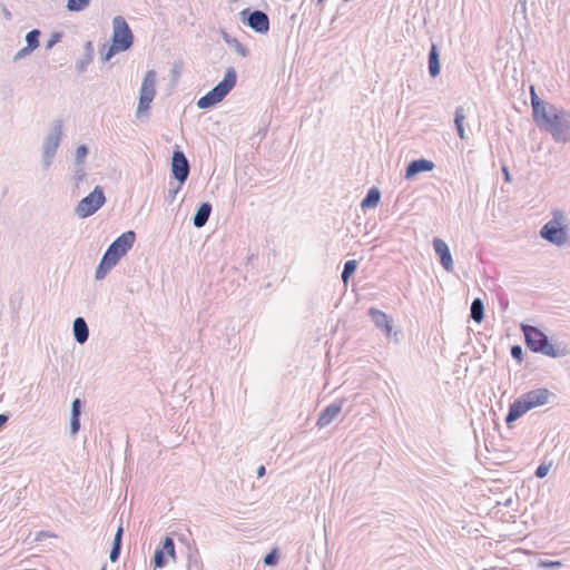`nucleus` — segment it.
<instances>
[{
  "mask_svg": "<svg viewBox=\"0 0 570 570\" xmlns=\"http://www.w3.org/2000/svg\"><path fill=\"white\" fill-rule=\"evenodd\" d=\"M212 204L206 202V203H203L196 210L194 217H193V225L196 227V228H202L204 227L208 219H209V216L212 214Z\"/></svg>",
  "mask_w": 570,
  "mask_h": 570,
  "instance_id": "aec40b11",
  "label": "nucleus"
},
{
  "mask_svg": "<svg viewBox=\"0 0 570 570\" xmlns=\"http://www.w3.org/2000/svg\"><path fill=\"white\" fill-rule=\"evenodd\" d=\"M464 119H465L464 108L462 106L456 107L455 108V112H454V125H455L458 135H459V137L461 139H465L466 138L465 129H464V126H463Z\"/></svg>",
  "mask_w": 570,
  "mask_h": 570,
  "instance_id": "a878e982",
  "label": "nucleus"
},
{
  "mask_svg": "<svg viewBox=\"0 0 570 570\" xmlns=\"http://www.w3.org/2000/svg\"><path fill=\"white\" fill-rule=\"evenodd\" d=\"M62 128V120H53L42 142V166L45 169H48L52 165L56 153L60 146Z\"/></svg>",
  "mask_w": 570,
  "mask_h": 570,
  "instance_id": "20e7f679",
  "label": "nucleus"
},
{
  "mask_svg": "<svg viewBox=\"0 0 570 570\" xmlns=\"http://www.w3.org/2000/svg\"><path fill=\"white\" fill-rule=\"evenodd\" d=\"M548 471L549 466L541 464L537 468L534 474L537 478L542 479L548 474Z\"/></svg>",
  "mask_w": 570,
  "mask_h": 570,
  "instance_id": "de8ad7c7",
  "label": "nucleus"
},
{
  "mask_svg": "<svg viewBox=\"0 0 570 570\" xmlns=\"http://www.w3.org/2000/svg\"><path fill=\"white\" fill-rule=\"evenodd\" d=\"M502 173L504 175V180L509 183L511 180V176L507 166H502Z\"/></svg>",
  "mask_w": 570,
  "mask_h": 570,
  "instance_id": "8fccbe9b",
  "label": "nucleus"
},
{
  "mask_svg": "<svg viewBox=\"0 0 570 570\" xmlns=\"http://www.w3.org/2000/svg\"><path fill=\"white\" fill-rule=\"evenodd\" d=\"M324 2V0H317V6H321Z\"/></svg>",
  "mask_w": 570,
  "mask_h": 570,
  "instance_id": "5fc2aeb1",
  "label": "nucleus"
},
{
  "mask_svg": "<svg viewBox=\"0 0 570 570\" xmlns=\"http://www.w3.org/2000/svg\"><path fill=\"white\" fill-rule=\"evenodd\" d=\"M85 52L83 56L76 62V68L78 72H85L88 68V66L92 62L94 59V45L91 41H87L85 43Z\"/></svg>",
  "mask_w": 570,
  "mask_h": 570,
  "instance_id": "4be33fe9",
  "label": "nucleus"
},
{
  "mask_svg": "<svg viewBox=\"0 0 570 570\" xmlns=\"http://www.w3.org/2000/svg\"><path fill=\"white\" fill-rule=\"evenodd\" d=\"M237 82V72L234 67L226 69L225 76L215 87L197 101L199 109H208L225 99V97L234 89Z\"/></svg>",
  "mask_w": 570,
  "mask_h": 570,
  "instance_id": "7ed1b4c3",
  "label": "nucleus"
},
{
  "mask_svg": "<svg viewBox=\"0 0 570 570\" xmlns=\"http://www.w3.org/2000/svg\"><path fill=\"white\" fill-rule=\"evenodd\" d=\"M87 173L85 169V165H73V175L72 180L75 183V187L79 188L80 184L86 179Z\"/></svg>",
  "mask_w": 570,
  "mask_h": 570,
  "instance_id": "cd10ccee",
  "label": "nucleus"
},
{
  "mask_svg": "<svg viewBox=\"0 0 570 570\" xmlns=\"http://www.w3.org/2000/svg\"><path fill=\"white\" fill-rule=\"evenodd\" d=\"M122 535H124V529H122V525H119L115 533L112 543L122 546Z\"/></svg>",
  "mask_w": 570,
  "mask_h": 570,
  "instance_id": "49530a36",
  "label": "nucleus"
},
{
  "mask_svg": "<svg viewBox=\"0 0 570 570\" xmlns=\"http://www.w3.org/2000/svg\"><path fill=\"white\" fill-rule=\"evenodd\" d=\"M119 49H116L114 45L107 46L106 43L102 45L100 48V56L101 61L107 62L109 61L117 52H119Z\"/></svg>",
  "mask_w": 570,
  "mask_h": 570,
  "instance_id": "7c9ffc66",
  "label": "nucleus"
},
{
  "mask_svg": "<svg viewBox=\"0 0 570 570\" xmlns=\"http://www.w3.org/2000/svg\"><path fill=\"white\" fill-rule=\"evenodd\" d=\"M112 28L111 45L121 51L128 50L134 43V35L125 18L116 16L112 19Z\"/></svg>",
  "mask_w": 570,
  "mask_h": 570,
  "instance_id": "0eeeda50",
  "label": "nucleus"
},
{
  "mask_svg": "<svg viewBox=\"0 0 570 570\" xmlns=\"http://www.w3.org/2000/svg\"><path fill=\"white\" fill-rule=\"evenodd\" d=\"M564 215L560 210L553 212L551 220L546 223L540 229V236L557 246H562L568 240V234L566 226H562Z\"/></svg>",
  "mask_w": 570,
  "mask_h": 570,
  "instance_id": "39448f33",
  "label": "nucleus"
},
{
  "mask_svg": "<svg viewBox=\"0 0 570 570\" xmlns=\"http://www.w3.org/2000/svg\"><path fill=\"white\" fill-rule=\"evenodd\" d=\"M180 188H181L180 183H178V185H174L173 183H169V187H168L167 194L165 196L166 200L168 203H173L175 200L178 191L180 190Z\"/></svg>",
  "mask_w": 570,
  "mask_h": 570,
  "instance_id": "e433bc0d",
  "label": "nucleus"
},
{
  "mask_svg": "<svg viewBox=\"0 0 570 570\" xmlns=\"http://www.w3.org/2000/svg\"><path fill=\"white\" fill-rule=\"evenodd\" d=\"M2 12L7 20H11V18H12L11 12L6 7H3Z\"/></svg>",
  "mask_w": 570,
  "mask_h": 570,
  "instance_id": "603ef678",
  "label": "nucleus"
},
{
  "mask_svg": "<svg viewBox=\"0 0 570 570\" xmlns=\"http://www.w3.org/2000/svg\"><path fill=\"white\" fill-rule=\"evenodd\" d=\"M121 548H122V546H119L117 543H112V547H111V550H110V553H109V559H110L111 562L118 561V559L120 557Z\"/></svg>",
  "mask_w": 570,
  "mask_h": 570,
  "instance_id": "a19ab883",
  "label": "nucleus"
},
{
  "mask_svg": "<svg viewBox=\"0 0 570 570\" xmlns=\"http://www.w3.org/2000/svg\"><path fill=\"white\" fill-rule=\"evenodd\" d=\"M91 0H67V9L70 12H79L85 10Z\"/></svg>",
  "mask_w": 570,
  "mask_h": 570,
  "instance_id": "c85d7f7f",
  "label": "nucleus"
},
{
  "mask_svg": "<svg viewBox=\"0 0 570 570\" xmlns=\"http://www.w3.org/2000/svg\"><path fill=\"white\" fill-rule=\"evenodd\" d=\"M167 557L174 560L176 559L175 542L169 535H167L163 540L161 546L156 549L153 558L154 567L159 569L166 567L168 563Z\"/></svg>",
  "mask_w": 570,
  "mask_h": 570,
  "instance_id": "9d476101",
  "label": "nucleus"
},
{
  "mask_svg": "<svg viewBox=\"0 0 570 570\" xmlns=\"http://www.w3.org/2000/svg\"><path fill=\"white\" fill-rule=\"evenodd\" d=\"M190 166L184 151L176 149L171 157V176L183 185L189 176Z\"/></svg>",
  "mask_w": 570,
  "mask_h": 570,
  "instance_id": "1a4fd4ad",
  "label": "nucleus"
},
{
  "mask_svg": "<svg viewBox=\"0 0 570 570\" xmlns=\"http://www.w3.org/2000/svg\"><path fill=\"white\" fill-rule=\"evenodd\" d=\"M538 567L542 569H559L562 567V562L558 560H540Z\"/></svg>",
  "mask_w": 570,
  "mask_h": 570,
  "instance_id": "58836bf2",
  "label": "nucleus"
},
{
  "mask_svg": "<svg viewBox=\"0 0 570 570\" xmlns=\"http://www.w3.org/2000/svg\"><path fill=\"white\" fill-rule=\"evenodd\" d=\"M60 38H61V35L59 32L52 33L46 45V49H51L60 40Z\"/></svg>",
  "mask_w": 570,
  "mask_h": 570,
  "instance_id": "a18cd8bd",
  "label": "nucleus"
},
{
  "mask_svg": "<svg viewBox=\"0 0 570 570\" xmlns=\"http://www.w3.org/2000/svg\"><path fill=\"white\" fill-rule=\"evenodd\" d=\"M528 411V405H525L523 400L521 397L517 399L513 403L510 404L508 414L505 416V423L511 425V423L520 419Z\"/></svg>",
  "mask_w": 570,
  "mask_h": 570,
  "instance_id": "f3484780",
  "label": "nucleus"
},
{
  "mask_svg": "<svg viewBox=\"0 0 570 570\" xmlns=\"http://www.w3.org/2000/svg\"><path fill=\"white\" fill-rule=\"evenodd\" d=\"M106 203L104 189L96 186L94 190L83 197L75 208V214L79 218H87L99 210Z\"/></svg>",
  "mask_w": 570,
  "mask_h": 570,
  "instance_id": "423d86ee",
  "label": "nucleus"
},
{
  "mask_svg": "<svg viewBox=\"0 0 570 570\" xmlns=\"http://www.w3.org/2000/svg\"><path fill=\"white\" fill-rule=\"evenodd\" d=\"M429 73L432 78H435L440 75L441 63H440V52L439 48L435 43H432L429 51Z\"/></svg>",
  "mask_w": 570,
  "mask_h": 570,
  "instance_id": "412c9836",
  "label": "nucleus"
},
{
  "mask_svg": "<svg viewBox=\"0 0 570 570\" xmlns=\"http://www.w3.org/2000/svg\"><path fill=\"white\" fill-rule=\"evenodd\" d=\"M111 268V266H109L107 263L100 259L95 273L96 281L104 279Z\"/></svg>",
  "mask_w": 570,
  "mask_h": 570,
  "instance_id": "2f4dec72",
  "label": "nucleus"
},
{
  "mask_svg": "<svg viewBox=\"0 0 570 570\" xmlns=\"http://www.w3.org/2000/svg\"><path fill=\"white\" fill-rule=\"evenodd\" d=\"M40 35V30L38 29H32L26 35V42L30 49L36 50L39 47Z\"/></svg>",
  "mask_w": 570,
  "mask_h": 570,
  "instance_id": "c756f323",
  "label": "nucleus"
},
{
  "mask_svg": "<svg viewBox=\"0 0 570 570\" xmlns=\"http://www.w3.org/2000/svg\"><path fill=\"white\" fill-rule=\"evenodd\" d=\"M154 99L139 96V104L137 108V117L150 108V104Z\"/></svg>",
  "mask_w": 570,
  "mask_h": 570,
  "instance_id": "4c0bfd02",
  "label": "nucleus"
},
{
  "mask_svg": "<svg viewBox=\"0 0 570 570\" xmlns=\"http://www.w3.org/2000/svg\"><path fill=\"white\" fill-rule=\"evenodd\" d=\"M368 316L375 324V326L384 332V334L390 337L393 331V320L385 312L371 307L367 312Z\"/></svg>",
  "mask_w": 570,
  "mask_h": 570,
  "instance_id": "f8f14e48",
  "label": "nucleus"
},
{
  "mask_svg": "<svg viewBox=\"0 0 570 570\" xmlns=\"http://www.w3.org/2000/svg\"><path fill=\"white\" fill-rule=\"evenodd\" d=\"M224 41L236 51L237 55L240 57H247L249 53V50L246 46L240 43L236 38L229 36L226 31L222 32Z\"/></svg>",
  "mask_w": 570,
  "mask_h": 570,
  "instance_id": "5701e85b",
  "label": "nucleus"
},
{
  "mask_svg": "<svg viewBox=\"0 0 570 570\" xmlns=\"http://www.w3.org/2000/svg\"><path fill=\"white\" fill-rule=\"evenodd\" d=\"M80 430V416L71 415L70 417V433L76 435Z\"/></svg>",
  "mask_w": 570,
  "mask_h": 570,
  "instance_id": "ea45409f",
  "label": "nucleus"
},
{
  "mask_svg": "<svg viewBox=\"0 0 570 570\" xmlns=\"http://www.w3.org/2000/svg\"><path fill=\"white\" fill-rule=\"evenodd\" d=\"M521 330L524 335L525 345L534 353H540L549 357H561L567 354V348L554 345L549 337L538 327L522 324Z\"/></svg>",
  "mask_w": 570,
  "mask_h": 570,
  "instance_id": "f03ea898",
  "label": "nucleus"
},
{
  "mask_svg": "<svg viewBox=\"0 0 570 570\" xmlns=\"http://www.w3.org/2000/svg\"><path fill=\"white\" fill-rule=\"evenodd\" d=\"M82 402L80 399H75L71 403V415H81Z\"/></svg>",
  "mask_w": 570,
  "mask_h": 570,
  "instance_id": "79ce46f5",
  "label": "nucleus"
},
{
  "mask_svg": "<svg viewBox=\"0 0 570 570\" xmlns=\"http://www.w3.org/2000/svg\"><path fill=\"white\" fill-rule=\"evenodd\" d=\"M266 473V469L264 465H261L258 469H257V476L258 478H263Z\"/></svg>",
  "mask_w": 570,
  "mask_h": 570,
  "instance_id": "3c124183",
  "label": "nucleus"
},
{
  "mask_svg": "<svg viewBox=\"0 0 570 570\" xmlns=\"http://www.w3.org/2000/svg\"><path fill=\"white\" fill-rule=\"evenodd\" d=\"M199 570V566H198V561L197 559L194 560V562L191 561V558H189V561H188V570Z\"/></svg>",
  "mask_w": 570,
  "mask_h": 570,
  "instance_id": "09e8293b",
  "label": "nucleus"
},
{
  "mask_svg": "<svg viewBox=\"0 0 570 570\" xmlns=\"http://www.w3.org/2000/svg\"><path fill=\"white\" fill-rule=\"evenodd\" d=\"M155 86H156V71L148 70L145 73L139 96L154 99L155 95H156Z\"/></svg>",
  "mask_w": 570,
  "mask_h": 570,
  "instance_id": "6ab92c4d",
  "label": "nucleus"
},
{
  "mask_svg": "<svg viewBox=\"0 0 570 570\" xmlns=\"http://www.w3.org/2000/svg\"><path fill=\"white\" fill-rule=\"evenodd\" d=\"M120 256L114 253L110 248H107L105 254L101 257V261L107 263L109 266L115 267L117 263L120 261Z\"/></svg>",
  "mask_w": 570,
  "mask_h": 570,
  "instance_id": "72a5a7b5",
  "label": "nucleus"
},
{
  "mask_svg": "<svg viewBox=\"0 0 570 570\" xmlns=\"http://www.w3.org/2000/svg\"><path fill=\"white\" fill-rule=\"evenodd\" d=\"M136 240V234L134 230H127L118 236L108 248H110L114 253L124 257L134 246Z\"/></svg>",
  "mask_w": 570,
  "mask_h": 570,
  "instance_id": "9b49d317",
  "label": "nucleus"
},
{
  "mask_svg": "<svg viewBox=\"0 0 570 570\" xmlns=\"http://www.w3.org/2000/svg\"><path fill=\"white\" fill-rule=\"evenodd\" d=\"M242 21L257 33L265 35L269 31V17L262 10L245 9L240 12Z\"/></svg>",
  "mask_w": 570,
  "mask_h": 570,
  "instance_id": "6e6552de",
  "label": "nucleus"
},
{
  "mask_svg": "<svg viewBox=\"0 0 570 570\" xmlns=\"http://www.w3.org/2000/svg\"><path fill=\"white\" fill-rule=\"evenodd\" d=\"M33 50L30 49L28 46L20 49L13 57V61H19L23 59L24 57L29 56Z\"/></svg>",
  "mask_w": 570,
  "mask_h": 570,
  "instance_id": "c03bdc74",
  "label": "nucleus"
},
{
  "mask_svg": "<svg viewBox=\"0 0 570 570\" xmlns=\"http://www.w3.org/2000/svg\"><path fill=\"white\" fill-rule=\"evenodd\" d=\"M278 559H279L278 551L276 548H274L264 557V564L267 567H274L277 564Z\"/></svg>",
  "mask_w": 570,
  "mask_h": 570,
  "instance_id": "c9c22d12",
  "label": "nucleus"
},
{
  "mask_svg": "<svg viewBox=\"0 0 570 570\" xmlns=\"http://www.w3.org/2000/svg\"><path fill=\"white\" fill-rule=\"evenodd\" d=\"M511 356L518 361V362H521L522 361V356H523V350L520 345H513L511 347Z\"/></svg>",
  "mask_w": 570,
  "mask_h": 570,
  "instance_id": "37998d69",
  "label": "nucleus"
},
{
  "mask_svg": "<svg viewBox=\"0 0 570 570\" xmlns=\"http://www.w3.org/2000/svg\"><path fill=\"white\" fill-rule=\"evenodd\" d=\"M342 411V401L327 405L318 415L316 426L323 429L331 424Z\"/></svg>",
  "mask_w": 570,
  "mask_h": 570,
  "instance_id": "4468645a",
  "label": "nucleus"
},
{
  "mask_svg": "<svg viewBox=\"0 0 570 570\" xmlns=\"http://www.w3.org/2000/svg\"><path fill=\"white\" fill-rule=\"evenodd\" d=\"M88 153H89V149L86 145L78 146L76 149L73 165H85V158L88 155Z\"/></svg>",
  "mask_w": 570,
  "mask_h": 570,
  "instance_id": "f704fd0d",
  "label": "nucleus"
},
{
  "mask_svg": "<svg viewBox=\"0 0 570 570\" xmlns=\"http://www.w3.org/2000/svg\"><path fill=\"white\" fill-rule=\"evenodd\" d=\"M253 257H254V255L248 256V258H247L248 262H250L253 259Z\"/></svg>",
  "mask_w": 570,
  "mask_h": 570,
  "instance_id": "6e6d98bb",
  "label": "nucleus"
},
{
  "mask_svg": "<svg viewBox=\"0 0 570 570\" xmlns=\"http://www.w3.org/2000/svg\"><path fill=\"white\" fill-rule=\"evenodd\" d=\"M532 117L537 126L549 132L556 142L570 141V111L541 100L531 86Z\"/></svg>",
  "mask_w": 570,
  "mask_h": 570,
  "instance_id": "f257e3e1",
  "label": "nucleus"
},
{
  "mask_svg": "<svg viewBox=\"0 0 570 570\" xmlns=\"http://www.w3.org/2000/svg\"><path fill=\"white\" fill-rule=\"evenodd\" d=\"M101 570H106V566H104V567L101 568Z\"/></svg>",
  "mask_w": 570,
  "mask_h": 570,
  "instance_id": "4d7b16f0",
  "label": "nucleus"
},
{
  "mask_svg": "<svg viewBox=\"0 0 570 570\" xmlns=\"http://www.w3.org/2000/svg\"><path fill=\"white\" fill-rule=\"evenodd\" d=\"M357 268V262L355 259H351L345 262L341 278L344 284H347L350 277L356 272Z\"/></svg>",
  "mask_w": 570,
  "mask_h": 570,
  "instance_id": "bb28decb",
  "label": "nucleus"
},
{
  "mask_svg": "<svg viewBox=\"0 0 570 570\" xmlns=\"http://www.w3.org/2000/svg\"><path fill=\"white\" fill-rule=\"evenodd\" d=\"M470 317L475 323H481L484 318V304L483 301L479 297L474 298L471 303L470 307Z\"/></svg>",
  "mask_w": 570,
  "mask_h": 570,
  "instance_id": "b1692460",
  "label": "nucleus"
},
{
  "mask_svg": "<svg viewBox=\"0 0 570 570\" xmlns=\"http://www.w3.org/2000/svg\"><path fill=\"white\" fill-rule=\"evenodd\" d=\"M434 168V164L431 160L421 158L412 160L405 169V178L412 179L420 173L431 171Z\"/></svg>",
  "mask_w": 570,
  "mask_h": 570,
  "instance_id": "dca6fc26",
  "label": "nucleus"
},
{
  "mask_svg": "<svg viewBox=\"0 0 570 570\" xmlns=\"http://www.w3.org/2000/svg\"><path fill=\"white\" fill-rule=\"evenodd\" d=\"M380 199L381 191L376 187H373L367 191L366 196L362 199L361 207L363 209L373 208L380 203Z\"/></svg>",
  "mask_w": 570,
  "mask_h": 570,
  "instance_id": "393cba45",
  "label": "nucleus"
},
{
  "mask_svg": "<svg viewBox=\"0 0 570 570\" xmlns=\"http://www.w3.org/2000/svg\"><path fill=\"white\" fill-rule=\"evenodd\" d=\"M120 256L114 253L110 248H107L105 254L101 257V261L107 263L109 266L115 267L117 263L120 261Z\"/></svg>",
  "mask_w": 570,
  "mask_h": 570,
  "instance_id": "473e14b6",
  "label": "nucleus"
},
{
  "mask_svg": "<svg viewBox=\"0 0 570 570\" xmlns=\"http://www.w3.org/2000/svg\"><path fill=\"white\" fill-rule=\"evenodd\" d=\"M433 248L440 257V263L446 272L453 271V261L446 243L440 238L433 239Z\"/></svg>",
  "mask_w": 570,
  "mask_h": 570,
  "instance_id": "2eb2a0df",
  "label": "nucleus"
},
{
  "mask_svg": "<svg viewBox=\"0 0 570 570\" xmlns=\"http://www.w3.org/2000/svg\"><path fill=\"white\" fill-rule=\"evenodd\" d=\"M549 396L550 392L547 389H535L527 392L520 397L523 400L525 405H528L530 411L537 406H541L548 403Z\"/></svg>",
  "mask_w": 570,
  "mask_h": 570,
  "instance_id": "ddd939ff",
  "label": "nucleus"
},
{
  "mask_svg": "<svg viewBox=\"0 0 570 570\" xmlns=\"http://www.w3.org/2000/svg\"><path fill=\"white\" fill-rule=\"evenodd\" d=\"M519 2L523 7V10H525L527 0H519Z\"/></svg>",
  "mask_w": 570,
  "mask_h": 570,
  "instance_id": "864d4df0",
  "label": "nucleus"
},
{
  "mask_svg": "<svg viewBox=\"0 0 570 570\" xmlns=\"http://www.w3.org/2000/svg\"><path fill=\"white\" fill-rule=\"evenodd\" d=\"M72 332L75 341L79 344H85L89 338V327L83 317H76L72 324Z\"/></svg>",
  "mask_w": 570,
  "mask_h": 570,
  "instance_id": "a211bd4d",
  "label": "nucleus"
}]
</instances>
